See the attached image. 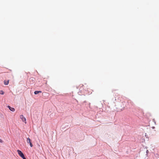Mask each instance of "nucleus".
Instances as JSON below:
<instances>
[{
    "label": "nucleus",
    "mask_w": 159,
    "mask_h": 159,
    "mask_svg": "<svg viewBox=\"0 0 159 159\" xmlns=\"http://www.w3.org/2000/svg\"><path fill=\"white\" fill-rule=\"evenodd\" d=\"M9 80H7V81L5 80L4 81V84L6 85H7L9 83Z\"/></svg>",
    "instance_id": "5"
},
{
    "label": "nucleus",
    "mask_w": 159,
    "mask_h": 159,
    "mask_svg": "<svg viewBox=\"0 0 159 159\" xmlns=\"http://www.w3.org/2000/svg\"><path fill=\"white\" fill-rule=\"evenodd\" d=\"M0 143H2L3 142L2 140V139H0Z\"/></svg>",
    "instance_id": "8"
},
{
    "label": "nucleus",
    "mask_w": 159,
    "mask_h": 159,
    "mask_svg": "<svg viewBox=\"0 0 159 159\" xmlns=\"http://www.w3.org/2000/svg\"><path fill=\"white\" fill-rule=\"evenodd\" d=\"M41 92H42L40 91H34V93L35 94H38L39 93H41Z\"/></svg>",
    "instance_id": "6"
},
{
    "label": "nucleus",
    "mask_w": 159,
    "mask_h": 159,
    "mask_svg": "<svg viewBox=\"0 0 159 159\" xmlns=\"http://www.w3.org/2000/svg\"><path fill=\"white\" fill-rule=\"evenodd\" d=\"M27 142L28 143H29L30 145V146L31 147H33V145L32 144L30 139L29 138H28L27 139Z\"/></svg>",
    "instance_id": "2"
},
{
    "label": "nucleus",
    "mask_w": 159,
    "mask_h": 159,
    "mask_svg": "<svg viewBox=\"0 0 159 159\" xmlns=\"http://www.w3.org/2000/svg\"><path fill=\"white\" fill-rule=\"evenodd\" d=\"M4 94V92L2 90H0V94Z\"/></svg>",
    "instance_id": "7"
},
{
    "label": "nucleus",
    "mask_w": 159,
    "mask_h": 159,
    "mask_svg": "<svg viewBox=\"0 0 159 159\" xmlns=\"http://www.w3.org/2000/svg\"><path fill=\"white\" fill-rule=\"evenodd\" d=\"M148 152V150H147V152Z\"/></svg>",
    "instance_id": "9"
},
{
    "label": "nucleus",
    "mask_w": 159,
    "mask_h": 159,
    "mask_svg": "<svg viewBox=\"0 0 159 159\" xmlns=\"http://www.w3.org/2000/svg\"><path fill=\"white\" fill-rule=\"evenodd\" d=\"M8 107L11 111H15V109L14 108L11 107L9 106H8Z\"/></svg>",
    "instance_id": "4"
},
{
    "label": "nucleus",
    "mask_w": 159,
    "mask_h": 159,
    "mask_svg": "<svg viewBox=\"0 0 159 159\" xmlns=\"http://www.w3.org/2000/svg\"><path fill=\"white\" fill-rule=\"evenodd\" d=\"M20 118L23 121L25 122V124L26 123V119L25 118L24 116L23 115H21L20 116Z\"/></svg>",
    "instance_id": "3"
},
{
    "label": "nucleus",
    "mask_w": 159,
    "mask_h": 159,
    "mask_svg": "<svg viewBox=\"0 0 159 159\" xmlns=\"http://www.w3.org/2000/svg\"><path fill=\"white\" fill-rule=\"evenodd\" d=\"M17 152H18V154L20 155V157H21L23 159H26L24 156V154L21 151L18 150H17Z\"/></svg>",
    "instance_id": "1"
}]
</instances>
